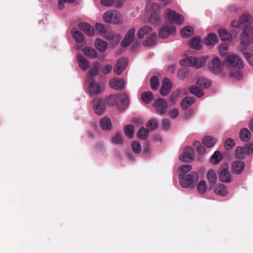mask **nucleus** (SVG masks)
Segmentation results:
<instances>
[{
	"label": "nucleus",
	"mask_w": 253,
	"mask_h": 253,
	"mask_svg": "<svg viewBox=\"0 0 253 253\" xmlns=\"http://www.w3.org/2000/svg\"><path fill=\"white\" fill-rule=\"evenodd\" d=\"M224 63L230 70L235 69V71L231 73V77L239 80L242 77L239 69L243 68L244 62L241 57L236 54H231L224 60Z\"/></svg>",
	"instance_id": "obj_1"
},
{
	"label": "nucleus",
	"mask_w": 253,
	"mask_h": 253,
	"mask_svg": "<svg viewBox=\"0 0 253 253\" xmlns=\"http://www.w3.org/2000/svg\"><path fill=\"white\" fill-rule=\"evenodd\" d=\"M161 5L156 2L149 1L146 6V12L149 16V21L153 24L158 25L161 22L160 10Z\"/></svg>",
	"instance_id": "obj_2"
},
{
	"label": "nucleus",
	"mask_w": 253,
	"mask_h": 253,
	"mask_svg": "<svg viewBox=\"0 0 253 253\" xmlns=\"http://www.w3.org/2000/svg\"><path fill=\"white\" fill-rule=\"evenodd\" d=\"M106 100L108 105L114 106L116 105L118 109L124 110L129 104V98L128 95L122 93L119 95H112L106 97Z\"/></svg>",
	"instance_id": "obj_3"
},
{
	"label": "nucleus",
	"mask_w": 253,
	"mask_h": 253,
	"mask_svg": "<svg viewBox=\"0 0 253 253\" xmlns=\"http://www.w3.org/2000/svg\"><path fill=\"white\" fill-rule=\"evenodd\" d=\"M137 36L139 39L145 38L144 44L146 46H151L155 43L156 35L151 27L144 26L141 27L137 32Z\"/></svg>",
	"instance_id": "obj_4"
},
{
	"label": "nucleus",
	"mask_w": 253,
	"mask_h": 253,
	"mask_svg": "<svg viewBox=\"0 0 253 253\" xmlns=\"http://www.w3.org/2000/svg\"><path fill=\"white\" fill-rule=\"evenodd\" d=\"M199 179V174L192 172L190 174L180 173L179 181L181 186L184 188H193L195 187Z\"/></svg>",
	"instance_id": "obj_5"
},
{
	"label": "nucleus",
	"mask_w": 253,
	"mask_h": 253,
	"mask_svg": "<svg viewBox=\"0 0 253 253\" xmlns=\"http://www.w3.org/2000/svg\"><path fill=\"white\" fill-rule=\"evenodd\" d=\"M240 45L238 49L240 52L245 50L247 47L253 42V27H246L240 36Z\"/></svg>",
	"instance_id": "obj_6"
},
{
	"label": "nucleus",
	"mask_w": 253,
	"mask_h": 253,
	"mask_svg": "<svg viewBox=\"0 0 253 253\" xmlns=\"http://www.w3.org/2000/svg\"><path fill=\"white\" fill-rule=\"evenodd\" d=\"M209 59L208 56H204L199 58L194 56L187 57L181 60L180 64L183 66H192L198 69L204 66Z\"/></svg>",
	"instance_id": "obj_7"
},
{
	"label": "nucleus",
	"mask_w": 253,
	"mask_h": 253,
	"mask_svg": "<svg viewBox=\"0 0 253 253\" xmlns=\"http://www.w3.org/2000/svg\"><path fill=\"white\" fill-rule=\"evenodd\" d=\"M197 86L193 85L189 88L190 93L198 97H201L204 95L203 89H206L211 85V82L204 78H199L196 84Z\"/></svg>",
	"instance_id": "obj_8"
},
{
	"label": "nucleus",
	"mask_w": 253,
	"mask_h": 253,
	"mask_svg": "<svg viewBox=\"0 0 253 253\" xmlns=\"http://www.w3.org/2000/svg\"><path fill=\"white\" fill-rule=\"evenodd\" d=\"M103 19L106 23L120 24L123 23L124 17L118 11L108 10L103 14Z\"/></svg>",
	"instance_id": "obj_9"
},
{
	"label": "nucleus",
	"mask_w": 253,
	"mask_h": 253,
	"mask_svg": "<svg viewBox=\"0 0 253 253\" xmlns=\"http://www.w3.org/2000/svg\"><path fill=\"white\" fill-rule=\"evenodd\" d=\"M164 16L166 21L171 23L181 25L184 22V18L183 15L169 8L165 10Z\"/></svg>",
	"instance_id": "obj_10"
},
{
	"label": "nucleus",
	"mask_w": 253,
	"mask_h": 253,
	"mask_svg": "<svg viewBox=\"0 0 253 253\" xmlns=\"http://www.w3.org/2000/svg\"><path fill=\"white\" fill-rule=\"evenodd\" d=\"M209 70L214 74H219L223 70V65L220 59L216 56L211 58L208 64Z\"/></svg>",
	"instance_id": "obj_11"
},
{
	"label": "nucleus",
	"mask_w": 253,
	"mask_h": 253,
	"mask_svg": "<svg viewBox=\"0 0 253 253\" xmlns=\"http://www.w3.org/2000/svg\"><path fill=\"white\" fill-rule=\"evenodd\" d=\"M91 105L95 114L98 115H102L106 109L105 102L99 98H95L91 102Z\"/></svg>",
	"instance_id": "obj_12"
},
{
	"label": "nucleus",
	"mask_w": 253,
	"mask_h": 253,
	"mask_svg": "<svg viewBox=\"0 0 253 253\" xmlns=\"http://www.w3.org/2000/svg\"><path fill=\"white\" fill-rule=\"evenodd\" d=\"M219 179L224 182L229 183L232 180L229 171V166L226 163L222 164L218 171Z\"/></svg>",
	"instance_id": "obj_13"
},
{
	"label": "nucleus",
	"mask_w": 253,
	"mask_h": 253,
	"mask_svg": "<svg viewBox=\"0 0 253 253\" xmlns=\"http://www.w3.org/2000/svg\"><path fill=\"white\" fill-rule=\"evenodd\" d=\"M156 111L160 114H166L168 110V102L162 98H158L153 104Z\"/></svg>",
	"instance_id": "obj_14"
},
{
	"label": "nucleus",
	"mask_w": 253,
	"mask_h": 253,
	"mask_svg": "<svg viewBox=\"0 0 253 253\" xmlns=\"http://www.w3.org/2000/svg\"><path fill=\"white\" fill-rule=\"evenodd\" d=\"M86 82L89 84L88 93L90 96L97 95L102 92L103 88L98 83L92 80Z\"/></svg>",
	"instance_id": "obj_15"
},
{
	"label": "nucleus",
	"mask_w": 253,
	"mask_h": 253,
	"mask_svg": "<svg viewBox=\"0 0 253 253\" xmlns=\"http://www.w3.org/2000/svg\"><path fill=\"white\" fill-rule=\"evenodd\" d=\"M194 156L193 149L188 146L184 149L183 153L179 156V159L183 162L189 163L193 160Z\"/></svg>",
	"instance_id": "obj_16"
},
{
	"label": "nucleus",
	"mask_w": 253,
	"mask_h": 253,
	"mask_svg": "<svg viewBox=\"0 0 253 253\" xmlns=\"http://www.w3.org/2000/svg\"><path fill=\"white\" fill-rule=\"evenodd\" d=\"M110 86L116 90H121L125 86V81L122 78H113L109 81Z\"/></svg>",
	"instance_id": "obj_17"
},
{
	"label": "nucleus",
	"mask_w": 253,
	"mask_h": 253,
	"mask_svg": "<svg viewBox=\"0 0 253 253\" xmlns=\"http://www.w3.org/2000/svg\"><path fill=\"white\" fill-rule=\"evenodd\" d=\"M125 0H100L101 4L104 6H114L120 8L123 6Z\"/></svg>",
	"instance_id": "obj_18"
},
{
	"label": "nucleus",
	"mask_w": 253,
	"mask_h": 253,
	"mask_svg": "<svg viewBox=\"0 0 253 253\" xmlns=\"http://www.w3.org/2000/svg\"><path fill=\"white\" fill-rule=\"evenodd\" d=\"M135 33V29L134 28H131L126 33L124 40L122 42V45L123 47L128 46L133 42L134 39Z\"/></svg>",
	"instance_id": "obj_19"
},
{
	"label": "nucleus",
	"mask_w": 253,
	"mask_h": 253,
	"mask_svg": "<svg viewBox=\"0 0 253 253\" xmlns=\"http://www.w3.org/2000/svg\"><path fill=\"white\" fill-rule=\"evenodd\" d=\"M100 66V63L98 61H94L91 64L88 71V75L87 78V81L91 80V78L93 77L98 75Z\"/></svg>",
	"instance_id": "obj_20"
},
{
	"label": "nucleus",
	"mask_w": 253,
	"mask_h": 253,
	"mask_svg": "<svg viewBox=\"0 0 253 253\" xmlns=\"http://www.w3.org/2000/svg\"><path fill=\"white\" fill-rule=\"evenodd\" d=\"M244 27L242 22L239 18L238 19H234L231 22L230 30L233 34H237L240 29Z\"/></svg>",
	"instance_id": "obj_21"
},
{
	"label": "nucleus",
	"mask_w": 253,
	"mask_h": 253,
	"mask_svg": "<svg viewBox=\"0 0 253 253\" xmlns=\"http://www.w3.org/2000/svg\"><path fill=\"white\" fill-rule=\"evenodd\" d=\"M175 31V27L173 26H165L160 29L159 32V36L160 38L165 39L168 37L170 34Z\"/></svg>",
	"instance_id": "obj_22"
},
{
	"label": "nucleus",
	"mask_w": 253,
	"mask_h": 253,
	"mask_svg": "<svg viewBox=\"0 0 253 253\" xmlns=\"http://www.w3.org/2000/svg\"><path fill=\"white\" fill-rule=\"evenodd\" d=\"M127 63L128 60L126 58H124L119 59L114 68L115 73L117 75H120L126 67Z\"/></svg>",
	"instance_id": "obj_23"
},
{
	"label": "nucleus",
	"mask_w": 253,
	"mask_h": 253,
	"mask_svg": "<svg viewBox=\"0 0 253 253\" xmlns=\"http://www.w3.org/2000/svg\"><path fill=\"white\" fill-rule=\"evenodd\" d=\"M171 88V83L170 81L168 78H165L163 80L162 85L161 88L160 92L163 96L167 95Z\"/></svg>",
	"instance_id": "obj_24"
},
{
	"label": "nucleus",
	"mask_w": 253,
	"mask_h": 253,
	"mask_svg": "<svg viewBox=\"0 0 253 253\" xmlns=\"http://www.w3.org/2000/svg\"><path fill=\"white\" fill-rule=\"evenodd\" d=\"M77 61L79 67L84 71L86 70L89 67V62L81 54L77 55Z\"/></svg>",
	"instance_id": "obj_25"
},
{
	"label": "nucleus",
	"mask_w": 253,
	"mask_h": 253,
	"mask_svg": "<svg viewBox=\"0 0 253 253\" xmlns=\"http://www.w3.org/2000/svg\"><path fill=\"white\" fill-rule=\"evenodd\" d=\"M94 44L95 47L101 53L105 52L108 48V43L99 38L95 39Z\"/></svg>",
	"instance_id": "obj_26"
},
{
	"label": "nucleus",
	"mask_w": 253,
	"mask_h": 253,
	"mask_svg": "<svg viewBox=\"0 0 253 253\" xmlns=\"http://www.w3.org/2000/svg\"><path fill=\"white\" fill-rule=\"evenodd\" d=\"M207 177L209 183V190H211L214 186L217 179L214 170L212 169H209L207 173Z\"/></svg>",
	"instance_id": "obj_27"
},
{
	"label": "nucleus",
	"mask_w": 253,
	"mask_h": 253,
	"mask_svg": "<svg viewBox=\"0 0 253 253\" xmlns=\"http://www.w3.org/2000/svg\"><path fill=\"white\" fill-rule=\"evenodd\" d=\"M245 169V164L241 161L234 162L231 167V170L233 173L238 174L241 173Z\"/></svg>",
	"instance_id": "obj_28"
},
{
	"label": "nucleus",
	"mask_w": 253,
	"mask_h": 253,
	"mask_svg": "<svg viewBox=\"0 0 253 253\" xmlns=\"http://www.w3.org/2000/svg\"><path fill=\"white\" fill-rule=\"evenodd\" d=\"M79 27L88 36H92L94 34L93 28L87 23L82 22L80 23Z\"/></svg>",
	"instance_id": "obj_29"
},
{
	"label": "nucleus",
	"mask_w": 253,
	"mask_h": 253,
	"mask_svg": "<svg viewBox=\"0 0 253 253\" xmlns=\"http://www.w3.org/2000/svg\"><path fill=\"white\" fill-rule=\"evenodd\" d=\"M217 37L214 33H210L205 40V44L208 46L213 47L217 42Z\"/></svg>",
	"instance_id": "obj_30"
},
{
	"label": "nucleus",
	"mask_w": 253,
	"mask_h": 253,
	"mask_svg": "<svg viewBox=\"0 0 253 253\" xmlns=\"http://www.w3.org/2000/svg\"><path fill=\"white\" fill-rule=\"evenodd\" d=\"M189 45L191 48L195 49H200L202 47V42L200 37H195L191 39L189 42Z\"/></svg>",
	"instance_id": "obj_31"
},
{
	"label": "nucleus",
	"mask_w": 253,
	"mask_h": 253,
	"mask_svg": "<svg viewBox=\"0 0 253 253\" xmlns=\"http://www.w3.org/2000/svg\"><path fill=\"white\" fill-rule=\"evenodd\" d=\"M103 37L108 40H114L115 42H118L120 40V37L118 35H115L113 32L106 30L102 35Z\"/></svg>",
	"instance_id": "obj_32"
},
{
	"label": "nucleus",
	"mask_w": 253,
	"mask_h": 253,
	"mask_svg": "<svg viewBox=\"0 0 253 253\" xmlns=\"http://www.w3.org/2000/svg\"><path fill=\"white\" fill-rule=\"evenodd\" d=\"M83 52L86 57L95 59L97 56V51L93 48L89 46H86L83 49Z\"/></svg>",
	"instance_id": "obj_33"
},
{
	"label": "nucleus",
	"mask_w": 253,
	"mask_h": 253,
	"mask_svg": "<svg viewBox=\"0 0 253 253\" xmlns=\"http://www.w3.org/2000/svg\"><path fill=\"white\" fill-rule=\"evenodd\" d=\"M215 193L220 196H226L228 194V190L226 187L223 184L216 185L214 189Z\"/></svg>",
	"instance_id": "obj_34"
},
{
	"label": "nucleus",
	"mask_w": 253,
	"mask_h": 253,
	"mask_svg": "<svg viewBox=\"0 0 253 253\" xmlns=\"http://www.w3.org/2000/svg\"><path fill=\"white\" fill-rule=\"evenodd\" d=\"M218 35L222 41H231L232 39L230 33L224 29H220L218 31Z\"/></svg>",
	"instance_id": "obj_35"
},
{
	"label": "nucleus",
	"mask_w": 253,
	"mask_h": 253,
	"mask_svg": "<svg viewBox=\"0 0 253 253\" xmlns=\"http://www.w3.org/2000/svg\"><path fill=\"white\" fill-rule=\"evenodd\" d=\"M251 133L250 130L246 128H243L240 131L239 137L241 140L247 141L251 138Z\"/></svg>",
	"instance_id": "obj_36"
},
{
	"label": "nucleus",
	"mask_w": 253,
	"mask_h": 253,
	"mask_svg": "<svg viewBox=\"0 0 253 253\" xmlns=\"http://www.w3.org/2000/svg\"><path fill=\"white\" fill-rule=\"evenodd\" d=\"M194 33V30L191 26H188L181 30V36L183 38H187L192 36Z\"/></svg>",
	"instance_id": "obj_37"
},
{
	"label": "nucleus",
	"mask_w": 253,
	"mask_h": 253,
	"mask_svg": "<svg viewBox=\"0 0 253 253\" xmlns=\"http://www.w3.org/2000/svg\"><path fill=\"white\" fill-rule=\"evenodd\" d=\"M72 35L77 42H82L84 40V34L76 28L72 29Z\"/></svg>",
	"instance_id": "obj_38"
},
{
	"label": "nucleus",
	"mask_w": 253,
	"mask_h": 253,
	"mask_svg": "<svg viewBox=\"0 0 253 253\" xmlns=\"http://www.w3.org/2000/svg\"><path fill=\"white\" fill-rule=\"evenodd\" d=\"M239 19L245 27H247V25L251 24L253 22V18L249 13L242 14L240 16Z\"/></svg>",
	"instance_id": "obj_39"
},
{
	"label": "nucleus",
	"mask_w": 253,
	"mask_h": 253,
	"mask_svg": "<svg viewBox=\"0 0 253 253\" xmlns=\"http://www.w3.org/2000/svg\"><path fill=\"white\" fill-rule=\"evenodd\" d=\"M197 191L199 193L203 194L205 193L208 190H209L206 182L204 180H201L197 184Z\"/></svg>",
	"instance_id": "obj_40"
},
{
	"label": "nucleus",
	"mask_w": 253,
	"mask_h": 253,
	"mask_svg": "<svg viewBox=\"0 0 253 253\" xmlns=\"http://www.w3.org/2000/svg\"><path fill=\"white\" fill-rule=\"evenodd\" d=\"M194 102V100L190 97H186L181 102L180 105L182 109L186 110Z\"/></svg>",
	"instance_id": "obj_41"
},
{
	"label": "nucleus",
	"mask_w": 253,
	"mask_h": 253,
	"mask_svg": "<svg viewBox=\"0 0 253 253\" xmlns=\"http://www.w3.org/2000/svg\"><path fill=\"white\" fill-rule=\"evenodd\" d=\"M149 134V130L143 126L141 127L137 133L138 138L145 140L147 138Z\"/></svg>",
	"instance_id": "obj_42"
},
{
	"label": "nucleus",
	"mask_w": 253,
	"mask_h": 253,
	"mask_svg": "<svg viewBox=\"0 0 253 253\" xmlns=\"http://www.w3.org/2000/svg\"><path fill=\"white\" fill-rule=\"evenodd\" d=\"M100 125L103 129H110L112 125L110 120L108 117H104L100 121Z\"/></svg>",
	"instance_id": "obj_43"
},
{
	"label": "nucleus",
	"mask_w": 253,
	"mask_h": 253,
	"mask_svg": "<svg viewBox=\"0 0 253 253\" xmlns=\"http://www.w3.org/2000/svg\"><path fill=\"white\" fill-rule=\"evenodd\" d=\"M215 142L216 139L210 136H207L203 139V144L209 148L213 146Z\"/></svg>",
	"instance_id": "obj_44"
},
{
	"label": "nucleus",
	"mask_w": 253,
	"mask_h": 253,
	"mask_svg": "<svg viewBox=\"0 0 253 253\" xmlns=\"http://www.w3.org/2000/svg\"><path fill=\"white\" fill-rule=\"evenodd\" d=\"M222 159V156L219 151H215L211 157L210 161L214 165H216L219 163Z\"/></svg>",
	"instance_id": "obj_45"
},
{
	"label": "nucleus",
	"mask_w": 253,
	"mask_h": 253,
	"mask_svg": "<svg viewBox=\"0 0 253 253\" xmlns=\"http://www.w3.org/2000/svg\"><path fill=\"white\" fill-rule=\"evenodd\" d=\"M246 154L247 153L245 148H243L241 146H238L236 147L235 150V155L237 159H243Z\"/></svg>",
	"instance_id": "obj_46"
},
{
	"label": "nucleus",
	"mask_w": 253,
	"mask_h": 253,
	"mask_svg": "<svg viewBox=\"0 0 253 253\" xmlns=\"http://www.w3.org/2000/svg\"><path fill=\"white\" fill-rule=\"evenodd\" d=\"M134 126L132 125L126 126L124 128L125 135L128 138H132L134 134Z\"/></svg>",
	"instance_id": "obj_47"
},
{
	"label": "nucleus",
	"mask_w": 253,
	"mask_h": 253,
	"mask_svg": "<svg viewBox=\"0 0 253 253\" xmlns=\"http://www.w3.org/2000/svg\"><path fill=\"white\" fill-rule=\"evenodd\" d=\"M153 97V93L150 91L145 92L141 95V99L145 103L150 102Z\"/></svg>",
	"instance_id": "obj_48"
},
{
	"label": "nucleus",
	"mask_w": 253,
	"mask_h": 253,
	"mask_svg": "<svg viewBox=\"0 0 253 253\" xmlns=\"http://www.w3.org/2000/svg\"><path fill=\"white\" fill-rule=\"evenodd\" d=\"M229 46L226 43H223L220 44L219 47V52L221 56H226L228 53Z\"/></svg>",
	"instance_id": "obj_49"
},
{
	"label": "nucleus",
	"mask_w": 253,
	"mask_h": 253,
	"mask_svg": "<svg viewBox=\"0 0 253 253\" xmlns=\"http://www.w3.org/2000/svg\"><path fill=\"white\" fill-rule=\"evenodd\" d=\"M241 52L248 63L253 66V54L251 52H245V50Z\"/></svg>",
	"instance_id": "obj_50"
},
{
	"label": "nucleus",
	"mask_w": 253,
	"mask_h": 253,
	"mask_svg": "<svg viewBox=\"0 0 253 253\" xmlns=\"http://www.w3.org/2000/svg\"><path fill=\"white\" fill-rule=\"evenodd\" d=\"M150 86L153 90H156L159 86V81L158 78L156 77H153L150 80Z\"/></svg>",
	"instance_id": "obj_51"
},
{
	"label": "nucleus",
	"mask_w": 253,
	"mask_h": 253,
	"mask_svg": "<svg viewBox=\"0 0 253 253\" xmlns=\"http://www.w3.org/2000/svg\"><path fill=\"white\" fill-rule=\"evenodd\" d=\"M235 145V142L232 138H228L225 140L224 146L226 150H230Z\"/></svg>",
	"instance_id": "obj_52"
},
{
	"label": "nucleus",
	"mask_w": 253,
	"mask_h": 253,
	"mask_svg": "<svg viewBox=\"0 0 253 253\" xmlns=\"http://www.w3.org/2000/svg\"><path fill=\"white\" fill-rule=\"evenodd\" d=\"M123 141V135L121 133H117L112 138V142L114 144H120Z\"/></svg>",
	"instance_id": "obj_53"
},
{
	"label": "nucleus",
	"mask_w": 253,
	"mask_h": 253,
	"mask_svg": "<svg viewBox=\"0 0 253 253\" xmlns=\"http://www.w3.org/2000/svg\"><path fill=\"white\" fill-rule=\"evenodd\" d=\"M132 148L133 152L136 154L139 153L141 151V146L139 143L135 141L132 144Z\"/></svg>",
	"instance_id": "obj_54"
},
{
	"label": "nucleus",
	"mask_w": 253,
	"mask_h": 253,
	"mask_svg": "<svg viewBox=\"0 0 253 253\" xmlns=\"http://www.w3.org/2000/svg\"><path fill=\"white\" fill-rule=\"evenodd\" d=\"M192 169V166L190 165H184L180 168V173H184L189 172Z\"/></svg>",
	"instance_id": "obj_55"
},
{
	"label": "nucleus",
	"mask_w": 253,
	"mask_h": 253,
	"mask_svg": "<svg viewBox=\"0 0 253 253\" xmlns=\"http://www.w3.org/2000/svg\"><path fill=\"white\" fill-rule=\"evenodd\" d=\"M194 114V112L193 110L189 109V110H188L187 111H186L185 113V114L183 117V118L184 120L188 121V120H190V119H191V118L193 116Z\"/></svg>",
	"instance_id": "obj_56"
},
{
	"label": "nucleus",
	"mask_w": 253,
	"mask_h": 253,
	"mask_svg": "<svg viewBox=\"0 0 253 253\" xmlns=\"http://www.w3.org/2000/svg\"><path fill=\"white\" fill-rule=\"evenodd\" d=\"M147 126L151 129H154L158 126V122L155 119L150 120L147 123Z\"/></svg>",
	"instance_id": "obj_57"
},
{
	"label": "nucleus",
	"mask_w": 253,
	"mask_h": 253,
	"mask_svg": "<svg viewBox=\"0 0 253 253\" xmlns=\"http://www.w3.org/2000/svg\"><path fill=\"white\" fill-rule=\"evenodd\" d=\"M95 28L96 30L99 32V33L102 35L103 33L107 30L106 28L102 24L99 23H96L95 25Z\"/></svg>",
	"instance_id": "obj_58"
},
{
	"label": "nucleus",
	"mask_w": 253,
	"mask_h": 253,
	"mask_svg": "<svg viewBox=\"0 0 253 253\" xmlns=\"http://www.w3.org/2000/svg\"><path fill=\"white\" fill-rule=\"evenodd\" d=\"M169 114L171 119L176 118L179 115V111L177 109H172L169 111Z\"/></svg>",
	"instance_id": "obj_59"
},
{
	"label": "nucleus",
	"mask_w": 253,
	"mask_h": 253,
	"mask_svg": "<svg viewBox=\"0 0 253 253\" xmlns=\"http://www.w3.org/2000/svg\"><path fill=\"white\" fill-rule=\"evenodd\" d=\"M75 0H58V8L62 9L64 7V3L66 2H74Z\"/></svg>",
	"instance_id": "obj_60"
},
{
	"label": "nucleus",
	"mask_w": 253,
	"mask_h": 253,
	"mask_svg": "<svg viewBox=\"0 0 253 253\" xmlns=\"http://www.w3.org/2000/svg\"><path fill=\"white\" fill-rule=\"evenodd\" d=\"M112 65L110 64H107L102 68L101 72L104 74H107L110 73L112 71Z\"/></svg>",
	"instance_id": "obj_61"
},
{
	"label": "nucleus",
	"mask_w": 253,
	"mask_h": 253,
	"mask_svg": "<svg viewBox=\"0 0 253 253\" xmlns=\"http://www.w3.org/2000/svg\"><path fill=\"white\" fill-rule=\"evenodd\" d=\"M170 126V121L168 119H164L162 121L163 128L166 130L168 129Z\"/></svg>",
	"instance_id": "obj_62"
},
{
	"label": "nucleus",
	"mask_w": 253,
	"mask_h": 253,
	"mask_svg": "<svg viewBox=\"0 0 253 253\" xmlns=\"http://www.w3.org/2000/svg\"><path fill=\"white\" fill-rule=\"evenodd\" d=\"M247 154H249L253 152V144L250 143L246 145V147L245 148Z\"/></svg>",
	"instance_id": "obj_63"
},
{
	"label": "nucleus",
	"mask_w": 253,
	"mask_h": 253,
	"mask_svg": "<svg viewBox=\"0 0 253 253\" xmlns=\"http://www.w3.org/2000/svg\"><path fill=\"white\" fill-rule=\"evenodd\" d=\"M186 72V69L183 68L181 69L178 73V76L179 78L183 79L185 76Z\"/></svg>",
	"instance_id": "obj_64"
}]
</instances>
